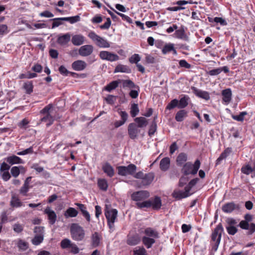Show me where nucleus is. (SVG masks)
Wrapping results in <instances>:
<instances>
[{"label": "nucleus", "mask_w": 255, "mask_h": 255, "mask_svg": "<svg viewBox=\"0 0 255 255\" xmlns=\"http://www.w3.org/2000/svg\"><path fill=\"white\" fill-rule=\"evenodd\" d=\"M98 184L99 188L104 190H107L108 188V183L106 179H100L98 181Z\"/></svg>", "instance_id": "de8ad7c7"}, {"label": "nucleus", "mask_w": 255, "mask_h": 255, "mask_svg": "<svg viewBox=\"0 0 255 255\" xmlns=\"http://www.w3.org/2000/svg\"><path fill=\"white\" fill-rule=\"evenodd\" d=\"M226 229L228 234L231 235H234L238 231L237 228L234 226H229Z\"/></svg>", "instance_id": "bf43d9fd"}, {"label": "nucleus", "mask_w": 255, "mask_h": 255, "mask_svg": "<svg viewBox=\"0 0 255 255\" xmlns=\"http://www.w3.org/2000/svg\"><path fill=\"white\" fill-rule=\"evenodd\" d=\"M0 174L1 176L2 179L5 181H8L11 177L8 171H4L2 172H0Z\"/></svg>", "instance_id": "052dcab7"}, {"label": "nucleus", "mask_w": 255, "mask_h": 255, "mask_svg": "<svg viewBox=\"0 0 255 255\" xmlns=\"http://www.w3.org/2000/svg\"><path fill=\"white\" fill-rule=\"evenodd\" d=\"M145 236L150 237L154 239H157L159 238V234L158 232L152 228H146L143 231Z\"/></svg>", "instance_id": "aec40b11"}, {"label": "nucleus", "mask_w": 255, "mask_h": 255, "mask_svg": "<svg viewBox=\"0 0 255 255\" xmlns=\"http://www.w3.org/2000/svg\"><path fill=\"white\" fill-rule=\"evenodd\" d=\"M247 115V113L246 112H242L239 115L232 116V118L237 121L242 122L244 120V116Z\"/></svg>", "instance_id": "603ef678"}, {"label": "nucleus", "mask_w": 255, "mask_h": 255, "mask_svg": "<svg viewBox=\"0 0 255 255\" xmlns=\"http://www.w3.org/2000/svg\"><path fill=\"white\" fill-rule=\"evenodd\" d=\"M253 219V215L250 214H247L244 216V220H242L239 226L243 230H248V235H251L255 232V224L252 223Z\"/></svg>", "instance_id": "f03ea898"}, {"label": "nucleus", "mask_w": 255, "mask_h": 255, "mask_svg": "<svg viewBox=\"0 0 255 255\" xmlns=\"http://www.w3.org/2000/svg\"><path fill=\"white\" fill-rule=\"evenodd\" d=\"M71 39V34L69 33H66L61 35H59L57 42L61 45L67 44Z\"/></svg>", "instance_id": "6ab92c4d"}, {"label": "nucleus", "mask_w": 255, "mask_h": 255, "mask_svg": "<svg viewBox=\"0 0 255 255\" xmlns=\"http://www.w3.org/2000/svg\"><path fill=\"white\" fill-rule=\"evenodd\" d=\"M238 205L235 204L233 202L228 203L222 206V209L225 213H230L235 210L236 209L238 208Z\"/></svg>", "instance_id": "5701e85b"}, {"label": "nucleus", "mask_w": 255, "mask_h": 255, "mask_svg": "<svg viewBox=\"0 0 255 255\" xmlns=\"http://www.w3.org/2000/svg\"><path fill=\"white\" fill-rule=\"evenodd\" d=\"M187 159V155L184 153H180L177 157L176 161L178 165H182L186 161Z\"/></svg>", "instance_id": "79ce46f5"}, {"label": "nucleus", "mask_w": 255, "mask_h": 255, "mask_svg": "<svg viewBox=\"0 0 255 255\" xmlns=\"http://www.w3.org/2000/svg\"><path fill=\"white\" fill-rule=\"evenodd\" d=\"M136 205L139 208L152 207L154 210H159L161 208L162 204L160 198L156 196L153 199H150L142 202H137Z\"/></svg>", "instance_id": "7ed1b4c3"}, {"label": "nucleus", "mask_w": 255, "mask_h": 255, "mask_svg": "<svg viewBox=\"0 0 255 255\" xmlns=\"http://www.w3.org/2000/svg\"><path fill=\"white\" fill-rule=\"evenodd\" d=\"M105 215L110 231L113 232L115 229V223L117 218L118 211L117 209H112L111 205H106Z\"/></svg>", "instance_id": "f257e3e1"}, {"label": "nucleus", "mask_w": 255, "mask_h": 255, "mask_svg": "<svg viewBox=\"0 0 255 255\" xmlns=\"http://www.w3.org/2000/svg\"><path fill=\"white\" fill-rule=\"evenodd\" d=\"M171 51H173L174 54H176L177 52L174 48V45L172 43L165 44L162 49V52L164 54H166Z\"/></svg>", "instance_id": "72a5a7b5"}, {"label": "nucleus", "mask_w": 255, "mask_h": 255, "mask_svg": "<svg viewBox=\"0 0 255 255\" xmlns=\"http://www.w3.org/2000/svg\"><path fill=\"white\" fill-rule=\"evenodd\" d=\"M13 230L15 233H20L23 230V226L19 223H15L12 226Z\"/></svg>", "instance_id": "864d4df0"}, {"label": "nucleus", "mask_w": 255, "mask_h": 255, "mask_svg": "<svg viewBox=\"0 0 255 255\" xmlns=\"http://www.w3.org/2000/svg\"><path fill=\"white\" fill-rule=\"evenodd\" d=\"M10 205L13 207H19L22 205V203L17 197L13 196L10 201Z\"/></svg>", "instance_id": "37998d69"}, {"label": "nucleus", "mask_w": 255, "mask_h": 255, "mask_svg": "<svg viewBox=\"0 0 255 255\" xmlns=\"http://www.w3.org/2000/svg\"><path fill=\"white\" fill-rule=\"evenodd\" d=\"M142 242L147 249H149L155 243V240L154 238L143 236L142 238Z\"/></svg>", "instance_id": "cd10ccee"}, {"label": "nucleus", "mask_w": 255, "mask_h": 255, "mask_svg": "<svg viewBox=\"0 0 255 255\" xmlns=\"http://www.w3.org/2000/svg\"><path fill=\"white\" fill-rule=\"evenodd\" d=\"M106 100L108 103L110 104H114L116 100V97L110 95L106 98Z\"/></svg>", "instance_id": "338daca9"}, {"label": "nucleus", "mask_w": 255, "mask_h": 255, "mask_svg": "<svg viewBox=\"0 0 255 255\" xmlns=\"http://www.w3.org/2000/svg\"><path fill=\"white\" fill-rule=\"evenodd\" d=\"M100 238L97 232H95L92 237V244L94 247H97L100 245Z\"/></svg>", "instance_id": "ea45409f"}, {"label": "nucleus", "mask_w": 255, "mask_h": 255, "mask_svg": "<svg viewBox=\"0 0 255 255\" xmlns=\"http://www.w3.org/2000/svg\"><path fill=\"white\" fill-rule=\"evenodd\" d=\"M128 134L132 139L136 138L140 132V129L134 123L129 124L128 128Z\"/></svg>", "instance_id": "ddd939ff"}, {"label": "nucleus", "mask_w": 255, "mask_h": 255, "mask_svg": "<svg viewBox=\"0 0 255 255\" xmlns=\"http://www.w3.org/2000/svg\"><path fill=\"white\" fill-rule=\"evenodd\" d=\"M140 60V57L137 54L132 55L129 59V61L131 63L138 64L137 62Z\"/></svg>", "instance_id": "4d7b16f0"}, {"label": "nucleus", "mask_w": 255, "mask_h": 255, "mask_svg": "<svg viewBox=\"0 0 255 255\" xmlns=\"http://www.w3.org/2000/svg\"><path fill=\"white\" fill-rule=\"evenodd\" d=\"M87 66V63L84 61L81 60H76L72 64V68L77 71L84 70Z\"/></svg>", "instance_id": "dca6fc26"}, {"label": "nucleus", "mask_w": 255, "mask_h": 255, "mask_svg": "<svg viewBox=\"0 0 255 255\" xmlns=\"http://www.w3.org/2000/svg\"><path fill=\"white\" fill-rule=\"evenodd\" d=\"M213 20L216 23H220L222 25H226L227 24L226 20L222 17H216L214 18Z\"/></svg>", "instance_id": "774afa93"}, {"label": "nucleus", "mask_w": 255, "mask_h": 255, "mask_svg": "<svg viewBox=\"0 0 255 255\" xmlns=\"http://www.w3.org/2000/svg\"><path fill=\"white\" fill-rule=\"evenodd\" d=\"M170 159L168 157H164L161 159L160 162V168L163 171L167 170L170 165Z\"/></svg>", "instance_id": "c85d7f7f"}, {"label": "nucleus", "mask_w": 255, "mask_h": 255, "mask_svg": "<svg viewBox=\"0 0 255 255\" xmlns=\"http://www.w3.org/2000/svg\"><path fill=\"white\" fill-rule=\"evenodd\" d=\"M136 166L133 164H130L128 165L120 166L118 167V173L121 176H127L128 175H134L136 170Z\"/></svg>", "instance_id": "1a4fd4ad"}, {"label": "nucleus", "mask_w": 255, "mask_h": 255, "mask_svg": "<svg viewBox=\"0 0 255 255\" xmlns=\"http://www.w3.org/2000/svg\"><path fill=\"white\" fill-rule=\"evenodd\" d=\"M121 83V80L114 81L110 83L105 87V90L108 92H111L118 87L119 84Z\"/></svg>", "instance_id": "4c0bfd02"}, {"label": "nucleus", "mask_w": 255, "mask_h": 255, "mask_svg": "<svg viewBox=\"0 0 255 255\" xmlns=\"http://www.w3.org/2000/svg\"><path fill=\"white\" fill-rule=\"evenodd\" d=\"M5 160L10 165L24 163V161L20 157L14 155L6 157Z\"/></svg>", "instance_id": "4be33fe9"}, {"label": "nucleus", "mask_w": 255, "mask_h": 255, "mask_svg": "<svg viewBox=\"0 0 255 255\" xmlns=\"http://www.w3.org/2000/svg\"><path fill=\"white\" fill-rule=\"evenodd\" d=\"M78 215V211L74 208L69 207L65 211L64 216L66 218L75 217Z\"/></svg>", "instance_id": "c756f323"}, {"label": "nucleus", "mask_w": 255, "mask_h": 255, "mask_svg": "<svg viewBox=\"0 0 255 255\" xmlns=\"http://www.w3.org/2000/svg\"><path fill=\"white\" fill-rule=\"evenodd\" d=\"M52 108V105L49 104L44 107L41 111V113L45 114L46 115L41 119V122H48L47 126L52 125L54 121L53 117L51 115L50 110Z\"/></svg>", "instance_id": "9b49d317"}, {"label": "nucleus", "mask_w": 255, "mask_h": 255, "mask_svg": "<svg viewBox=\"0 0 255 255\" xmlns=\"http://www.w3.org/2000/svg\"><path fill=\"white\" fill-rule=\"evenodd\" d=\"M200 166V162L199 160H196L193 164L192 163L188 162L186 163L182 169V172L185 175L196 174Z\"/></svg>", "instance_id": "6e6552de"}, {"label": "nucleus", "mask_w": 255, "mask_h": 255, "mask_svg": "<svg viewBox=\"0 0 255 255\" xmlns=\"http://www.w3.org/2000/svg\"><path fill=\"white\" fill-rule=\"evenodd\" d=\"M254 171H255V169H254V167L252 168L249 164H247L243 166L241 168V171L247 175L250 174Z\"/></svg>", "instance_id": "49530a36"}, {"label": "nucleus", "mask_w": 255, "mask_h": 255, "mask_svg": "<svg viewBox=\"0 0 255 255\" xmlns=\"http://www.w3.org/2000/svg\"><path fill=\"white\" fill-rule=\"evenodd\" d=\"M140 242L139 238L137 236L129 237L127 240V244L130 246L137 245Z\"/></svg>", "instance_id": "a19ab883"}, {"label": "nucleus", "mask_w": 255, "mask_h": 255, "mask_svg": "<svg viewBox=\"0 0 255 255\" xmlns=\"http://www.w3.org/2000/svg\"><path fill=\"white\" fill-rule=\"evenodd\" d=\"M115 12L120 15L123 20L127 21L129 23L132 22V19L128 15L115 10Z\"/></svg>", "instance_id": "680f3d73"}, {"label": "nucleus", "mask_w": 255, "mask_h": 255, "mask_svg": "<svg viewBox=\"0 0 255 255\" xmlns=\"http://www.w3.org/2000/svg\"><path fill=\"white\" fill-rule=\"evenodd\" d=\"M94 51V47L92 45H85L79 49V54L83 57L90 56Z\"/></svg>", "instance_id": "4468645a"}, {"label": "nucleus", "mask_w": 255, "mask_h": 255, "mask_svg": "<svg viewBox=\"0 0 255 255\" xmlns=\"http://www.w3.org/2000/svg\"><path fill=\"white\" fill-rule=\"evenodd\" d=\"M70 233L72 239L75 241H82L85 237L83 228L76 223H73L70 226Z\"/></svg>", "instance_id": "423d86ee"}, {"label": "nucleus", "mask_w": 255, "mask_h": 255, "mask_svg": "<svg viewBox=\"0 0 255 255\" xmlns=\"http://www.w3.org/2000/svg\"><path fill=\"white\" fill-rule=\"evenodd\" d=\"M150 194L148 191L141 190L133 193L131 195V198L132 200L139 202V201L148 198Z\"/></svg>", "instance_id": "f8f14e48"}, {"label": "nucleus", "mask_w": 255, "mask_h": 255, "mask_svg": "<svg viewBox=\"0 0 255 255\" xmlns=\"http://www.w3.org/2000/svg\"><path fill=\"white\" fill-rule=\"evenodd\" d=\"M131 71L130 68L128 67L126 65L119 64L118 65L115 69L114 73L118 72H123L129 73Z\"/></svg>", "instance_id": "2f4dec72"}, {"label": "nucleus", "mask_w": 255, "mask_h": 255, "mask_svg": "<svg viewBox=\"0 0 255 255\" xmlns=\"http://www.w3.org/2000/svg\"><path fill=\"white\" fill-rule=\"evenodd\" d=\"M44 212L48 215L49 223L52 225L54 224L56 222L57 217L55 212L52 210L51 208L47 207L45 209Z\"/></svg>", "instance_id": "a211bd4d"}, {"label": "nucleus", "mask_w": 255, "mask_h": 255, "mask_svg": "<svg viewBox=\"0 0 255 255\" xmlns=\"http://www.w3.org/2000/svg\"><path fill=\"white\" fill-rule=\"evenodd\" d=\"M88 37L100 48H108L110 47V43L106 39L97 35L94 31L90 32Z\"/></svg>", "instance_id": "0eeeda50"}, {"label": "nucleus", "mask_w": 255, "mask_h": 255, "mask_svg": "<svg viewBox=\"0 0 255 255\" xmlns=\"http://www.w3.org/2000/svg\"><path fill=\"white\" fill-rule=\"evenodd\" d=\"M121 82L123 84V87L124 88H128L129 89H133L138 88V87L136 86L130 80H121Z\"/></svg>", "instance_id": "c9c22d12"}, {"label": "nucleus", "mask_w": 255, "mask_h": 255, "mask_svg": "<svg viewBox=\"0 0 255 255\" xmlns=\"http://www.w3.org/2000/svg\"><path fill=\"white\" fill-rule=\"evenodd\" d=\"M187 111L184 110H181L176 113L175 119L177 122H182L187 117Z\"/></svg>", "instance_id": "e433bc0d"}, {"label": "nucleus", "mask_w": 255, "mask_h": 255, "mask_svg": "<svg viewBox=\"0 0 255 255\" xmlns=\"http://www.w3.org/2000/svg\"><path fill=\"white\" fill-rule=\"evenodd\" d=\"M64 17H59V18H55L51 20L53 21V22L52 25V28H54L57 27L63 24L62 21L63 20Z\"/></svg>", "instance_id": "3c124183"}, {"label": "nucleus", "mask_w": 255, "mask_h": 255, "mask_svg": "<svg viewBox=\"0 0 255 255\" xmlns=\"http://www.w3.org/2000/svg\"><path fill=\"white\" fill-rule=\"evenodd\" d=\"M99 56L101 59L111 62L117 61L120 59V57L117 54L106 50L101 51Z\"/></svg>", "instance_id": "9d476101"}, {"label": "nucleus", "mask_w": 255, "mask_h": 255, "mask_svg": "<svg viewBox=\"0 0 255 255\" xmlns=\"http://www.w3.org/2000/svg\"><path fill=\"white\" fill-rule=\"evenodd\" d=\"M223 96V101L226 103H229L232 99V91L230 89H226L222 92Z\"/></svg>", "instance_id": "bb28decb"}, {"label": "nucleus", "mask_w": 255, "mask_h": 255, "mask_svg": "<svg viewBox=\"0 0 255 255\" xmlns=\"http://www.w3.org/2000/svg\"><path fill=\"white\" fill-rule=\"evenodd\" d=\"M139 110L138 105L136 104H133L131 105L130 111V114L132 117H135L139 113Z\"/></svg>", "instance_id": "a18cd8bd"}, {"label": "nucleus", "mask_w": 255, "mask_h": 255, "mask_svg": "<svg viewBox=\"0 0 255 255\" xmlns=\"http://www.w3.org/2000/svg\"><path fill=\"white\" fill-rule=\"evenodd\" d=\"M191 194L189 193V189L187 188H185V191H181V190H177L174 191L172 195L173 197L175 198L177 200H180L182 198H186L190 195Z\"/></svg>", "instance_id": "2eb2a0df"}, {"label": "nucleus", "mask_w": 255, "mask_h": 255, "mask_svg": "<svg viewBox=\"0 0 255 255\" xmlns=\"http://www.w3.org/2000/svg\"><path fill=\"white\" fill-rule=\"evenodd\" d=\"M178 100L177 99L172 100L167 106L166 109L171 110L176 107H178Z\"/></svg>", "instance_id": "13d9d810"}, {"label": "nucleus", "mask_w": 255, "mask_h": 255, "mask_svg": "<svg viewBox=\"0 0 255 255\" xmlns=\"http://www.w3.org/2000/svg\"><path fill=\"white\" fill-rule=\"evenodd\" d=\"M191 89L193 93L197 97L205 99L206 100H208L210 99L209 94L207 92L201 90L195 87H191Z\"/></svg>", "instance_id": "f3484780"}, {"label": "nucleus", "mask_w": 255, "mask_h": 255, "mask_svg": "<svg viewBox=\"0 0 255 255\" xmlns=\"http://www.w3.org/2000/svg\"><path fill=\"white\" fill-rule=\"evenodd\" d=\"M134 121L139 128H145L148 125V121L144 117L136 118Z\"/></svg>", "instance_id": "393cba45"}, {"label": "nucleus", "mask_w": 255, "mask_h": 255, "mask_svg": "<svg viewBox=\"0 0 255 255\" xmlns=\"http://www.w3.org/2000/svg\"><path fill=\"white\" fill-rule=\"evenodd\" d=\"M43 235H35L33 239L31 240V243L35 246H38L43 241Z\"/></svg>", "instance_id": "c03bdc74"}, {"label": "nucleus", "mask_w": 255, "mask_h": 255, "mask_svg": "<svg viewBox=\"0 0 255 255\" xmlns=\"http://www.w3.org/2000/svg\"><path fill=\"white\" fill-rule=\"evenodd\" d=\"M17 247L19 250L25 251L29 248L28 243L22 239H18L17 240Z\"/></svg>", "instance_id": "473e14b6"}, {"label": "nucleus", "mask_w": 255, "mask_h": 255, "mask_svg": "<svg viewBox=\"0 0 255 255\" xmlns=\"http://www.w3.org/2000/svg\"><path fill=\"white\" fill-rule=\"evenodd\" d=\"M190 98L188 96H184L179 101H178V107L179 109L185 108L188 104V101Z\"/></svg>", "instance_id": "f704fd0d"}, {"label": "nucleus", "mask_w": 255, "mask_h": 255, "mask_svg": "<svg viewBox=\"0 0 255 255\" xmlns=\"http://www.w3.org/2000/svg\"><path fill=\"white\" fill-rule=\"evenodd\" d=\"M134 255H147L146 251L143 247H140L133 251Z\"/></svg>", "instance_id": "5fc2aeb1"}, {"label": "nucleus", "mask_w": 255, "mask_h": 255, "mask_svg": "<svg viewBox=\"0 0 255 255\" xmlns=\"http://www.w3.org/2000/svg\"><path fill=\"white\" fill-rule=\"evenodd\" d=\"M223 232V228L221 224H219L214 230L212 235V249L216 251L220 243L222 234Z\"/></svg>", "instance_id": "20e7f679"}, {"label": "nucleus", "mask_w": 255, "mask_h": 255, "mask_svg": "<svg viewBox=\"0 0 255 255\" xmlns=\"http://www.w3.org/2000/svg\"><path fill=\"white\" fill-rule=\"evenodd\" d=\"M133 177L141 180L139 187H142L150 185L154 178V175L152 172L144 174L142 171H139L134 174Z\"/></svg>", "instance_id": "39448f33"}, {"label": "nucleus", "mask_w": 255, "mask_h": 255, "mask_svg": "<svg viewBox=\"0 0 255 255\" xmlns=\"http://www.w3.org/2000/svg\"><path fill=\"white\" fill-rule=\"evenodd\" d=\"M221 73V70L220 68H218L216 69H214L211 70H210L208 74L210 75V76H216L219 75Z\"/></svg>", "instance_id": "0e129e2a"}, {"label": "nucleus", "mask_w": 255, "mask_h": 255, "mask_svg": "<svg viewBox=\"0 0 255 255\" xmlns=\"http://www.w3.org/2000/svg\"><path fill=\"white\" fill-rule=\"evenodd\" d=\"M76 205L79 207L83 215L85 217L87 221L90 222L91 220L90 215L89 212L86 210L85 206L84 204L80 203H77Z\"/></svg>", "instance_id": "7c9ffc66"}, {"label": "nucleus", "mask_w": 255, "mask_h": 255, "mask_svg": "<svg viewBox=\"0 0 255 255\" xmlns=\"http://www.w3.org/2000/svg\"><path fill=\"white\" fill-rule=\"evenodd\" d=\"M63 20L69 21L70 23L73 24L80 20V17L79 15H76L72 17H64Z\"/></svg>", "instance_id": "8fccbe9b"}, {"label": "nucleus", "mask_w": 255, "mask_h": 255, "mask_svg": "<svg viewBox=\"0 0 255 255\" xmlns=\"http://www.w3.org/2000/svg\"><path fill=\"white\" fill-rule=\"evenodd\" d=\"M72 244L69 239H64L61 241L60 246L61 248L65 249L70 248Z\"/></svg>", "instance_id": "09e8293b"}, {"label": "nucleus", "mask_w": 255, "mask_h": 255, "mask_svg": "<svg viewBox=\"0 0 255 255\" xmlns=\"http://www.w3.org/2000/svg\"><path fill=\"white\" fill-rule=\"evenodd\" d=\"M102 169L107 176L110 177H112L114 175V169L109 163H105L102 166Z\"/></svg>", "instance_id": "412c9836"}, {"label": "nucleus", "mask_w": 255, "mask_h": 255, "mask_svg": "<svg viewBox=\"0 0 255 255\" xmlns=\"http://www.w3.org/2000/svg\"><path fill=\"white\" fill-rule=\"evenodd\" d=\"M33 86L31 81H27L24 83L23 89L25 90V93L30 94L33 92Z\"/></svg>", "instance_id": "58836bf2"}, {"label": "nucleus", "mask_w": 255, "mask_h": 255, "mask_svg": "<svg viewBox=\"0 0 255 255\" xmlns=\"http://www.w3.org/2000/svg\"><path fill=\"white\" fill-rule=\"evenodd\" d=\"M34 232L37 234L36 235H43L44 236V228L42 227H35Z\"/></svg>", "instance_id": "69168bd1"}, {"label": "nucleus", "mask_w": 255, "mask_h": 255, "mask_svg": "<svg viewBox=\"0 0 255 255\" xmlns=\"http://www.w3.org/2000/svg\"><path fill=\"white\" fill-rule=\"evenodd\" d=\"M174 37L181 39H187V36L185 34L184 26H181L179 29L176 30L174 33Z\"/></svg>", "instance_id": "a878e982"}, {"label": "nucleus", "mask_w": 255, "mask_h": 255, "mask_svg": "<svg viewBox=\"0 0 255 255\" xmlns=\"http://www.w3.org/2000/svg\"><path fill=\"white\" fill-rule=\"evenodd\" d=\"M29 189V185L23 184L19 190V192L22 195L25 196Z\"/></svg>", "instance_id": "e2e57ef3"}, {"label": "nucleus", "mask_w": 255, "mask_h": 255, "mask_svg": "<svg viewBox=\"0 0 255 255\" xmlns=\"http://www.w3.org/2000/svg\"><path fill=\"white\" fill-rule=\"evenodd\" d=\"M85 37L81 34L74 35L72 38V43L76 46H79L84 42Z\"/></svg>", "instance_id": "b1692460"}, {"label": "nucleus", "mask_w": 255, "mask_h": 255, "mask_svg": "<svg viewBox=\"0 0 255 255\" xmlns=\"http://www.w3.org/2000/svg\"><path fill=\"white\" fill-rule=\"evenodd\" d=\"M10 173L12 176L15 178L18 176L20 174L18 166H13L10 169Z\"/></svg>", "instance_id": "6e6d98bb"}]
</instances>
